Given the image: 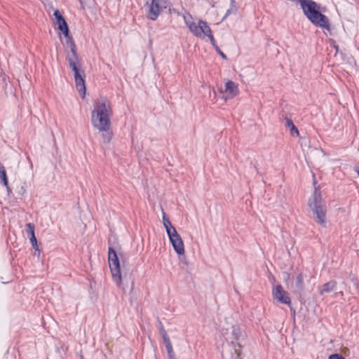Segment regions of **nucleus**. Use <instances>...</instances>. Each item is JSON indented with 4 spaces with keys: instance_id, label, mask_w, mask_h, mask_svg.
<instances>
[{
    "instance_id": "f257e3e1",
    "label": "nucleus",
    "mask_w": 359,
    "mask_h": 359,
    "mask_svg": "<svg viewBox=\"0 0 359 359\" xmlns=\"http://www.w3.org/2000/svg\"><path fill=\"white\" fill-rule=\"evenodd\" d=\"M111 105L107 99H101L94 104L91 112V123L95 129L102 133L104 144H109L114 135L111 129Z\"/></svg>"
},
{
    "instance_id": "f03ea898",
    "label": "nucleus",
    "mask_w": 359,
    "mask_h": 359,
    "mask_svg": "<svg viewBox=\"0 0 359 359\" xmlns=\"http://www.w3.org/2000/svg\"><path fill=\"white\" fill-rule=\"evenodd\" d=\"M66 47L69 48V50H67L66 60L70 69L74 72L76 88L79 92L82 93L83 97L86 91L85 73L81 69V63L79 58L76 46L75 43H72L71 46Z\"/></svg>"
},
{
    "instance_id": "7ed1b4c3",
    "label": "nucleus",
    "mask_w": 359,
    "mask_h": 359,
    "mask_svg": "<svg viewBox=\"0 0 359 359\" xmlns=\"http://www.w3.org/2000/svg\"><path fill=\"white\" fill-rule=\"evenodd\" d=\"M306 18L315 25L330 29V22L327 16L319 11V6L313 0H298Z\"/></svg>"
},
{
    "instance_id": "20e7f679",
    "label": "nucleus",
    "mask_w": 359,
    "mask_h": 359,
    "mask_svg": "<svg viewBox=\"0 0 359 359\" xmlns=\"http://www.w3.org/2000/svg\"><path fill=\"white\" fill-rule=\"evenodd\" d=\"M163 223L173 249L178 255H183L184 246L182 239L163 211Z\"/></svg>"
},
{
    "instance_id": "39448f33",
    "label": "nucleus",
    "mask_w": 359,
    "mask_h": 359,
    "mask_svg": "<svg viewBox=\"0 0 359 359\" xmlns=\"http://www.w3.org/2000/svg\"><path fill=\"white\" fill-rule=\"evenodd\" d=\"M322 196L318 188L315 187L313 199L309 202L312 209L315 219L320 225L325 226L326 222V207L321 203Z\"/></svg>"
},
{
    "instance_id": "423d86ee",
    "label": "nucleus",
    "mask_w": 359,
    "mask_h": 359,
    "mask_svg": "<svg viewBox=\"0 0 359 359\" xmlns=\"http://www.w3.org/2000/svg\"><path fill=\"white\" fill-rule=\"evenodd\" d=\"M108 262L114 281L118 286H121L122 276L120 262L116 252L111 245L108 248Z\"/></svg>"
},
{
    "instance_id": "0eeeda50",
    "label": "nucleus",
    "mask_w": 359,
    "mask_h": 359,
    "mask_svg": "<svg viewBox=\"0 0 359 359\" xmlns=\"http://www.w3.org/2000/svg\"><path fill=\"white\" fill-rule=\"evenodd\" d=\"M189 30L197 37L204 38L208 36L212 45H215V38L212 34V31L208 23L203 20H198V24L196 22L187 23Z\"/></svg>"
},
{
    "instance_id": "6e6552de",
    "label": "nucleus",
    "mask_w": 359,
    "mask_h": 359,
    "mask_svg": "<svg viewBox=\"0 0 359 359\" xmlns=\"http://www.w3.org/2000/svg\"><path fill=\"white\" fill-rule=\"evenodd\" d=\"M167 1L165 0H151V2H147L146 6L148 8L147 16L151 20H156L159 16L163 8H166Z\"/></svg>"
},
{
    "instance_id": "1a4fd4ad",
    "label": "nucleus",
    "mask_w": 359,
    "mask_h": 359,
    "mask_svg": "<svg viewBox=\"0 0 359 359\" xmlns=\"http://www.w3.org/2000/svg\"><path fill=\"white\" fill-rule=\"evenodd\" d=\"M272 294L274 299L281 304L290 306L291 299L288 293L284 290L281 285H278L273 288Z\"/></svg>"
},
{
    "instance_id": "9d476101",
    "label": "nucleus",
    "mask_w": 359,
    "mask_h": 359,
    "mask_svg": "<svg viewBox=\"0 0 359 359\" xmlns=\"http://www.w3.org/2000/svg\"><path fill=\"white\" fill-rule=\"evenodd\" d=\"M305 287L304 276L302 273H298L295 277L293 276L290 282V288L294 293L301 294Z\"/></svg>"
},
{
    "instance_id": "9b49d317",
    "label": "nucleus",
    "mask_w": 359,
    "mask_h": 359,
    "mask_svg": "<svg viewBox=\"0 0 359 359\" xmlns=\"http://www.w3.org/2000/svg\"><path fill=\"white\" fill-rule=\"evenodd\" d=\"M56 23L58 25V29L63 33L65 36V41L63 42V44L65 46H71L72 43H75L72 37L69 35L68 25L64 17L61 18L59 20H57Z\"/></svg>"
},
{
    "instance_id": "f8f14e48",
    "label": "nucleus",
    "mask_w": 359,
    "mask_h": 359,
    "mask_svg": "<svg viewBox=\"0 0 359 359\" xmlns=\"http://www.w3.org/2000/svg\"><path fill=\"white\" fill-rule=\"evenodd\" d=\"M337 283L332 280L326 283H324L321 287L318 288V293L320 295H323L325 293H329L336 290Z\"/></svg>"
},
{
    "instance_id": "ddd939ff",
    "label": "nucleus",
    "mask_w": 359,
    "mask_h": 359,
    "mask_svg": "<svg viewBox=\"0 0 359 359\" xmlns=\"http://www.w3.org/2000/svg\"><path fill=\"white\" fill-rule=\"evenodd\" d=\"M225 92L229 93L231 97H234L238 92V85L232 81H228L225 83Z\"/></svg>"
},
{
    "instance_id": "4468645a",
    "label": "nucleus",
    "mask_w": 359,
    "mask_h": 359,
    "mask_svg": "<svg viewBox=\"0 0 359 359\" xmlns=\"http://www.w3.org/2000/svg\"><path fill=\"white\" fill-rule=\"evenodd\" d=\"M158 327H159V332L163 338L165 346L168 347V346H172L171 341H170V338L167 334V332L165 330L162 323L160 321L158 323Z\"/></svg>"
},
{
    "instance_id": "2eb2a0df",
    "label": "nucleus",
    "mask_w": 359,
    "mask_h": 359,
    "mask_svg": "<svg viewBox=\"0 0 359 359\" xmlns=\"http://www.w3.org/2000/svg\"><path fill=\"white\" fill-rule=\"evenodd\" d=\"M0 180L1 184L6 188L8 192L10 191L8 178L4 165L0 163Z\"/></svg>"
},
{
    "instance_id": "dca6fc26",
    "label": "nucleus",
    "mask_w": 359,
    "mask_h": 359,
    "mask_svg": "<svg viewBox=\"0 0 359 359\" xmlns=\"http://www.w3.org/2000/svg\"><path fill=\"white\" fill-rule=\"evenodd\" d=\"M285 126L290 128V134L292 136L299 135V130L294 125L292 119L286 118Z\"/></svg>"
},
{
    "instance_id": "f3484780",
    "label": "nucleus",
    "mask_w": 359,
    "mask_h": 359,
    "mask_svg": "<svg viewBox=\"0 0 359 359\" xmlns=\"http://www.w3.org/2000/svg\"><path fill=\"white\" fill-rule=\"evenodd\" d=\"M26 226V232L29 238L33 237V236H35L34 230H35V226L32 223H27L25 225Z\"/></svg>"
},
{
    "instance_id": "a211bd4d",
    "label": "nucleus",
    "mask_w": 359,
    "mask_h": 359,
    "mask_svg": "<svg viewBox=\"0 0 359 359\" xmlns=\"http://www.w3.org/2000/svg\"><path fill=\"white\" fill-rule=\"evenodd\" d=\"M232 337L234 340L236 341L239 340L240 337H241V330L238 327L233 326L232 327Z\"/></svg>"
},
{
    "instance_id": "6ab92c4d",
    "label": "nucleus",
    "mask_w": 359,
    "mask_h": 359,
    "mask_svg": "<svg viewBox=\"0 0 359 359\" xmlns=\"http://www.w3.org/2000/svg\"><path fill=\"white\" fill-rule=\"evenodd\" d=\"M232 344L234 347V351H235V353L236 354V355L238 357H240L241 356V349L242 348V346L241 345V344L239 342H236L234 343L233 341L232 342Z\"/></svg>"
},
{
    "instance_id": "aec40b11",
    "label": "nucleus",
    "mask_w": 359,
    "mask_h": 359,
    "mask_svg": "<svg viewBox=\"0 0 359 359\" xmlns=\"http://www.w3.org/2000/svg\"><path fill=\"white\" fill-rule=\"evenodd\" d=\"M29 241H30V243L33 247V248L35 250H37L39 251V246H38V244H37V239L36 238L35 236H33V237H30L29 238Z\"/></svg>"
},
{
    "instance_id": "412c9836",
    "label": "nucleus",
    "mask_w": 359,
    "mask_h": 359,
    "mask_svg": "<svg viewBox=\"0 0 359 359\" xmlns=\"http://www.w3.org/2000/svg\"><path fill=\"white\" fill-rule=\"evenodd\" d=\"M169 359H176L172 349V346L165 347Z\"/></svg>"
},
{
    "instance_id": "4be33fe9",
    "label": "nucleus",
    "mask_w": 359,
    "mask_h": 359,
    "mask_svg": "<svg viewBox=\"0 0 359 359\" xmlns=\"http://www.w3.org/2000/svg\"><path fill=\"white\" fill-rule=\"evenodd\" d=\"M215 48L216 51L222 56V58L226 59V55L221 50L219 46L216 44V41H215V45H212Z\"/></svg>"
},
{
    "instance_id": "5701e85b",
    "label": "nucleus",
    "mask_w": 359,
    "mask_h": 359,
    "mask_svg": "<svg viewBox=\"0 0 359 359\" xmlns=\"http://www.w3.org/2000/svg\"><path fill=\"white\" fill-rule=\"evenodd\" d=\"M56 20H59L61 18H63L62 15L59 10H55L53 13Z\"/></svg>"
},
{
    "instance_id": "b1692460",
    "label": "nucleus",
    "mask_w": 359,
    "mask_h": 359,
    "mask_svg": "<svg viewBox=\"0 0 359 359\" xmlns=\"http://www.w3.org/2000/svg\"><path fill=\"white\" fill-rule=\"evenodd\" d=\"M328 359H345L342 355L339 354H333L331 355Z\"/></svg>"
},
{
    "instance_id": "393cba45",
    "label": "nucleus",
    "mask_w": 359,
    "mask_h": 359,
    "mask_svg": "<svg viewBox=\"0 0 359 359\" xmlns=\"http://www.w3.org/2000/svg\"><path fill=\"white\" fill-rule=\"evenodd\" d=\"M231 1V6H232V8H233V11H237V7L236 5V0H230Z\"/></svg>"
},
{
    "instance_id": "a878e982",
    "label": "nucleus",
    "mask_w": 359,
    "mask_h": 359,
    "mask_svg": "<svg viewBox=\"0 0 359 359\" xmlns=\"http://www.w3.org/2000/svg\"><path fill=\"white\" fill-rule=\"evenodd\" d=\"M232 13H235V12L233 11V8H232V6H231V8L227 10L226 15H224L223 19L226 18V16H228L229 15H230Z\"/></svg>"
},
{
    "instance_id": "bb28decb",
    "label": "nucleus",
    "mask_w": 359,
    "mask_h": 359,
    "mask_svg": "<svg viewBox=\"0 0 359 359\" xmlns=\"http://www.w3.org/2000/svg\"><path fill=\"white\" fill-rule=\"evenodd\" d=\"M337 295L344 296V292H339L335 294V296H337Z\"/></svg>"
},
{
    "instance_id": "cd10ccee",
    "label": "nucleus",
    "mask_w": 359,
    "mask_h": 359,
    "mask_svg": "<svg viewBox=\"0 0 359 359\" xmlns=\"http://www.w3.org/2000/svg\"><path fill=\"white\" fill-rule=\"evenodd\" d=\"M354 170H355V172H357L358 175H359V168H357V167H356V168H354Z\"/></svg>"
},
{
    "instance_id": "c85d7f7f",
    "label": "nucleus",
    "mask_w": 359,
    "mask_h": 359,
    "mask_svg": "<svg viewBox=\"0 0 359 359\" xmlns=\"http://www.w3.org/2000/svg\"><path fill=\"white\" fill-rule=\"evenodd\" d=\"M355 286H356V288L359 291V283H355Z\"/></svg>"
},
{
    "instance_id": "c756f323",
    "label": "nucleus",
    "mask_w": 359,
    "mask_h": 359,
    "mask_svg": "<svg viewBox=\"0 0 359 359\" xmlns=\"http://www.w3.org/2000/svg\"><path fill=\"white\" fill-rule=\"evenodd\" d=\"M286 276H287V279L290 278V273H286Z\"/></svg>"
},
{
    "instance_id": "7c9ffc66",
    "label": "nucleus",
    "mask_w": 359,
    "mask_h": 359,
    "mask_svg": "<svg viewBox=\"0 0 359 359\" xmlns=\"http://www.w3.org/2000/svg\"><path fill=\"white\" fill-rule=\"evenodd\" d=\"M334 48H336L337 50H338V46H335Z\"/></svg>"
}]
</instances>
